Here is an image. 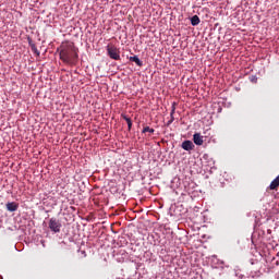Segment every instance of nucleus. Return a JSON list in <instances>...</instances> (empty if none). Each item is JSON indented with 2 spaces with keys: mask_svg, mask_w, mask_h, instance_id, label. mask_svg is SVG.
<instances>
[{
  "mask_svg": "<svg viewBox=\"0 0 279 279\" xmlns=\"http://www.w3.org/2000/svg\"><path fill=\"white\" fill-rule=\"evenodd\" d=\"M58 51L59 58L64 64H69L70 66L77 64L80 56L77 54V48L74 43H62Z\"/></svg>",
  "mask_w": 279,
  "mask_h": 279,
  "instance_id": "nucleus-1",
  "label": "nucleus"
},
{
  "mask_svg": "<svg viewBox=\"0 0 279 279\" xmlns=\"http://www.w3.org/2000/svg\"><path fill=\"white\" fill-rule=\"evenodd\" d=\"M107 54L111 60H121V51L116 46H107Z\"/></svg>",
  "mask_w": 279,
  "mask_h": 279,
  "instance_id": "nucleus-2",
  "label": "nucleus"
},
{
  "mask_svg": "<svg viewBox=\"0 0 279 279\" xmlns=\"http://www.w3.org/2000/svg\"><path fill=\"white\" fill-rule=\"evenodd\" d=\"M62 228V223H60V221L56 218H50L49 220V229L52 231V232H60Z\"/></svg>",
  "mask_w": 279,
  "mask_h": 279,
  "instance_id": "nucleus-3",
  "label": "nucleus"
},
{
  "mask_svg": "<svg viewBox=\"0 0 279 279\" xmlns=\"http://www.w3.org/2000/svg\"><path fill=\"white\" fill-rule=\"evenodd\" d=\"M181 147L185 151H192V149L195 148V145L191 141L186 140L182 143Z\"/></svg>",
  "mask_w": 279,
  "mask_h": 279,
  "instance_id": "nucleus-4",
  "label": "nucleus"
},
{
  "mask_svg": "<svg viewBox=\"0 0 279 279\" xmlns=\"http://www.w3.org/2000/svg\"><path fill=\"white\" fill-rule=\"evenodd\" d=\"M193 141L195 145H204V136H202L199 133H195L193 135Z\"/></svg>",
  "mask_w": 279,
  "mask_h": 279,
  "instance_id": "nucleus-5",
  "label": "nucleus"
},
{
  "mask_svg": "<svg viewBox=\"0 0 279 279\" xmlns=\"http://www.w3.org/2000/svg\"><path fill=\"white\" fill-rule=\"evenodd\" d=\"M7 210H9V213H16V210H19V204L8 203L7 204Z\"/></svg>",
  "mask_w": 279,
  "mask_h": 279,
  "instance_id": "nucleus-6",
  "label": "nucleus"
},
{
  "mask_svg": "<svg viewBox=\"0 0 279 279\" xmlns=\"http://www.w3.org/2000/svg\"><path fill=\"white\" fill-rule=\"evenodd\" d=\"M130 62H135L137 66H143V61L138 58V56H133L129 58Z\"/></svg>",
  "mask_w": 279,
  "mask_h": 279,
  "instance_id": "nucleus-7",
  "label": "nucleus"
},
{
  "mask_svg": "<svg viewBox=\"0 0 279 279\" xmlns=\"http://www.w3.org/2000/svg\"><path fill=\"white\" fill-rule=\"evenodd\" d=\"M201 21H199V16L197 15H193L191 19V25H193V27L199 25Z\"/></svg>",
  "mask_w": 279,
  "mask_h": 279,
  "instance_id": "nucleus-8",
  "label": "nucleus"
},
{
  "mask_svg": "<svg viewBox=\"0 0 279 279\" xmlns=\"http://www.w3.org/2000/svg\"><path fill=\"white\" fill-rule=\"evenodd\" d=\"M154 134L156 132V130L149 128V126H144L143 131H142V134Z\"/></svg>",
  "mask_w": 279,
  "mask_h": 279,
  "instance_id": "nucleus-9",
  "label": "nucleus"
},
{
  "mask_svg": "<svg viewBox=\"0 0 279 279\" xmlns=\"http://www.w3.org/2000/svg\"><path fill=\"white\" fill-rule=\"evenodd\" d=\"M175 106H178L177 102H172L171 105V112H170V117L173 118V114H175Z\"/></svg>",
  "mask_w": 279,
  "mask_h": 279,
  "instance_id": "nucleus-10",
  "label": "nucleus"
},
{
  "mask_svg": "<svg viewBox=\"0 0 279 279\" xmlns=\"http://www.w3.org/2000/svg\"><path fill=\"white\" fill-rule=\"evenodd\" d=\"M31 48H32V51H34V53H36V56H40V51H38V48H36V45H32L31 46Z\"/></svg>",
  "mask_w": 279,
  "mask_h": 279,
  "instance_id": "nucleus-11",
  "label": "nucleus"
},
{
  "mask_svg": "<svg viewBox=\"0 0 279 279\" xmlns=\"http://www.w3.org/2000/svg\"><path fill=\"white\" fill-rule=\"evenodd\" d=\"M173 121H175V118H174V117H172V118L170 119V121H168L167 125H171V123H173Z\"/></svg>",
  "mask_w": 279,
  "mask_h": 279,
  "instance_id": "nucleus-12",
  "label": "nucleus"
},
{
  "mask_svg": "<svg viewBox=\"0 0 279 279\" xmlns=\"http://www.w3.org/2000/svg\"><path fill=\"white\" fill-rule=\"evenodd\" d=\"M122 119H124V121H126V122L130 121V117H128V116L122 114Z\"/></svg>",
  "mask_w": 279,
  "mask_h": 279,
  "instance_id": "nucleus-13",
  "label": "nucleus"
},
{
  "mask_svg": "<svg viewBox=\"0 0 279 279\" xmlns=\"http://www.w3.org/2000/svg\"><path fill=\"white\" fill-rule=\"evenodd\" d=\"M128 130H129V132L132 130V122H129Z\"/></svg>",
  "mask_w": 279,
  "mask_h": 279,
  "instance_id": "nucleus-14",
  "label": "nucleus"
},
{
  "mask_svg": "<svg viewBox=\"0 0 279 279\" xmlns=\"http://www.w3.org/2000/svg\"><path fill=\"white\" fill-rule=\"evenodd\" d=\"M131 122H132V119H130V120L126 121L128 124L131 123Z\"/></svg>",
  "mask_w": 279,
  "mask_h": 279,
  "instance_id": "nucleus-15",
  "label": "nucleus"
}]
</instances>
